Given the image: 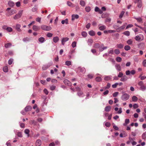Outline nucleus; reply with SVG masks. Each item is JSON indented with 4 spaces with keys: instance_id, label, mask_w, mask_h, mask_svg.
<instances>
[{
    "instance_id": "nucleus-1",
    "label": "nucleus",
    "mask_w": 146,
    "mask_h": 146,
    "mask_svg": "<svg viewBox=\"0 0 146 146\" xmlns=\"http://www.w3.org/2000/svg\"><path fill=\"white\" fill-rule=\"evenodd\" d=\"M85 68H81L80 67H78L76 69V71L78 74L80 75L81 74H83L85 72Z\"/></svg>"
},
{
    "instance_id": "nucleus-2",
    "label": "nucleus",
    "mask_w": 146,
    "mask_h": 146,
    "mask_svg": "<svg viewBox=\"0 0 146 146\" xmlns=\"http://www.w3.org/2000/svg\"><path fill=\"white\" fill-rule=\"evenodd\" d=\"M41 29L44 31H48L52 29V27L46 25H42L41 26Z\"/></svg>"
},
{
    "instance_id": "nucleus-3",
    "label": "nucleus",
    "mask_w": 146,
    "mask_h": 146,
    "mask_svg": "<svg viewBox=\"0 0 146 146\" xmlns=\"http://www.w3.org/2000/svg\"><path fill=\"white\" fill-rule=\"evenodd\" d=\"M129 98V95L126 93L124 94H123L121 97V99L123 101H126L128 100Z\"/></svg>"
},
{
    "instance_id": "nucleus-4",
    "label": "nucleus",
    "mask_w": 146,
    "mask_h": 146,
    "mask_svg": "<svg viewBox=\"0 0 146 146\" xmlns=\"http://www.w3.org/2000/svg\"><path fill=\"white\" fill-rule=\"evenodd\" d=\"M108 47L107 46H104V44H102L100 45L98 48L100 52H102L104 50L106 49Z\"/></svg>"
},
{
    "instance_id": "nucleus-5",
    "label": "nucleus",
    "mask_w": 146,
    "mask_h": 146,
    "mask_svg": "<svg viewBox=\"0 0 146 146\" xmlns=\"http://www.w3.org/2000/svg\"><path fill=\"white\" fill-rule=\"evenodd\" d=\"M3 29H5L7 30L9 32H11L12 31V29L10 27H7L6 26H4L3 27Z\"/></svg>"
},
{
    "instance_id": "nucleus-6",
    "label": "nucleus",
    "mask_w": 146,
    "mask_h": 146,
    "mask_svg": "<svg viewBox=\"0 0 146 146\" xmlns=\"http://www.w3.org/2000/svg\"><path fill=\"white\" fill-rule=\"evenodd\" d=\"M63 82L66 85L68 86H71V82L67 79H65L63 81Z\"/></svg>"
},
{
    "instance_id": "nucleus-7",
    "label": "nucleus",
    "mask_w": 146,
    "mask_h": 146,
    "mask_svg": "<svg viewBox=\"0 0 146 146\" xmlns=\"http://www.w3.org/2000/svg\"><path fill=\"white\" fill-rule=\"evenodd\" d=\"M69 38L68 37L63 38L61 41V43L62 45H64L65 43L69 40Z\"/></svg>"
},
{
    "instance_id": "nucleus-8",
    "label": "nucleus",
    "mask_w": 146,
    "mask_h": 146,
    "mask_svg": "<svg viewBox=\"0 0 146 146\" xmlns=\"http://www.w3.org/2000/svg\"><path fill=\"white\" fill-rule=\"evenodd\" d=\"M115 67L117 71L119 72L121 71V68L120 65L119 64H116L115 65Z\"/></svg>"
},
{
    "instance_id": "nucleus-9",
    "label": "nucleus",
    "mask_w": 146,
    "mask_h": 146,
    "mask_svg": "<svg viewBox=\"0 0 146 146\" xmlns=\"http://www.w3.org/2000/svg\"><path fill=\"white\" fill-rule=\"evenodd\" d=\"M128 78L127 77L125 76L124 75L121 77V78L120 79V80L122 82H125L127 80Z\"/></svg>"
},
{
    "instance_id": "nucleus-10",
    "label": "nucleus",
    "mask_w": 146,
    "mask_h": 146,
    "mask_svg": "<svg viewBox=\"0 0 146 146\" xmlns=\"http://www.w3.org/2000/svg\"><path fill=\"white\" fill-rule=\"evenodd\" d=\"M21 27V25L20 24H18L16 25V30L19 31L21 32V29H20Z\"/></svg>"
},
{
    "instance_id": "nucleus-11",
    "label": "nucleus",
    "mask_w": 146,
    "mask_h": 146,
    "mask_svg": "<svg viewBox=\"0 0 146 146\" xmlns=\"http://www.w3.org/2000/svg\"><path fill=\"white\" fill-rule=\"evenodd\" d=\"M33 29L34 31H37L40 30V28L39 27L35 25H34L33 27Z\"/></svg>"
},
{
    "instance_id": "nucleus-12",
    "label": "nucleus",
    "mask_w": 146,
    "mask_h": 146,
    "mask_svg": "<svg viewBox=\"0 0 146 146\" xmlns=\"http://www.w3.org/2000/svg\"><path fill=\"white\" fill-rule=\"evenodd\" d=\"M32 109L31 107L29 106H26L25 109V111H31Z\"/></svg>"
},
{
    "instance_id": "nucleus-13",
    "label": "nucleus",
    "mask_w": 146,
    "mask_h": 146,
    "mask_svg": "<svg viewBox=\"0 0 146 146\" xmlns=\"http://www.w3.org/2000/svg\"><path fill=\"white\" fill-rule=\"evenodd\" d=\"M59 40V37L57 36L54 37L53 38V41L55 43L57 42Z\"/></svg>"
},
{
    "instance_id": "nucleus-14",
    "label": "nucleus",
    "mask_w": 146,
    "mask_h": 146,
    "mask_svg": "<svg viewBox=\"0 0 146 146\" xmlns=\"http://www.w3.org/2000/svg\"><path fill=\"white\" fill-rule=\"evenodd\" d=\"M72 21H73L75 19H78L79 17L78 15H72Z\"/></svg>"
},
{
    "instance_id": "nucleus-15",
    "label": "nucleus",
    "mask_w": 146,
    "mask_h": 146,
    "mask_svg": "<svg viewBox=\"0 0 146 146\" xmlns=\"http://www.w3.org/2000/svg\"><path fill=\"white\" fill-rule=\"evenodd\" d=\"M41 144V141L40 140L38 139L36 140V146H40Z\"/></svg>"
},
{
    "instance_id": "nucleus-16",
    "label": "nucleus",
    "mask_w": 146,
    "mask_h": 146,
    "mask_svg": "<svg viewBox=\"0 0 146 146\" xmlns=\"http://www.w3.org/2000/svg\"><path fill=\"white\" fill-rule=\"evenodd\" d=\"M8 4L10 7H13L15 5L14 3L11 1H9Z\"/></svg>"
},
{
    "instance_id": "nucleus-17",
    "label": "nucleus",
    "mask_w": 146,
    "mask_h": 146,
    "mask_svg": "<svg viewBox=\"0 0 146 146\" xmlns=\"http://www.w3.org/2000/svg\"><path fill=\"white\" fill-rule=\"evenodd\" d=\"M106 26L104 25L99 27V29L101 31H103L104 29H106Z\"/></svg>"
},
{
    "instance_id": "nucleus-18",
    "label": "nucleus",
    "mask_w": 146,
    "mask_h": 146,
    "mask_svg": "<svg viewBox=\"0 0 146 146\" xmlns=\"http://www.w3.org/2000/svg\"><path fill=\"white\" fill-rule=\"evenodd\" d=\"M61 23L62 24H64V23H65L66 24H68V20L67 19H66L64 20H63L61 21Z\"/></svg>"
},
{
    "instance_id": "nucleus-19",
    "label": "nucleus",
    "mask_w": 146,
    "mask_h": 146,
    "mask_svg": "<svg viewBox=\"0 0 146 146\" xmlns=\"http://www.w3.org/2000/svg\"><path fill=\"white\" fill-rule=\"evenodd\" d=\"M111 109V107L110 106H106L105 109V111L107 112L109 111Z\"/></svg>"
},
{
    "instance_id": "nucleus-20",
    "label": "nucleus",
    "mask_w": 146,
    "mask_h": 146,
    "mask_svg": "<svg viewBox=\"0 0 146 146\" xmlns=\"http://www.w3.org/2000/svg\"><path fill=\"white\" fill-rule=\"evenodd\" d=\"M117 47L120 48L121 49L123 48V45L121 44H117L116 45Z\"/></svg>"
},
{
    "instance_id": "nucleus-21",
    "label": "nucleus",
    "mask_w": 146,
    "mask_h": 146,
    "mask_svg": "<svg viewBox=\"0 0 146 146\" xmlns=\"http://www.w3.org/2000/svg\"><path fill=\"white\" fill-rule=\"evenodd\" d=\"M39 42L41 43H43L45 40V38L43 37H40L38 39Z\"/></svg>"
},
{
    "instance_id": "nucleus-22",
    "label": "nucleus",
    "mask_w": 146,
    "mask_h": 146,
    "mask_svg": "<svg viewBox=\"0 0 146 146\" xmlns=\"http://www.w3.org/2000/svg\"><path fill=\"white\" fill-rule=\"evenodd\" d=\"M65 64L66 65L69 66L72 65V62L70 61L67 60L66 61Z\"/></svg>"
},
{
    "instance_id": "nucleus-23",
    "label": "nucleus",
    "mask_w": 146,
    "mask_h": 146,
    "mask_svg": "<svg viewBox=\"0 0 146 146\" xmlns=\"http://www.w3.org/2000/svg\"><path fill=\"white\" fill-rule=\"evenodd\" d=\"M132 99L133 102H136L137 101L138 98L135 96H133L132 97Z\"/></svg>"
},
{
    "instance_id": "nucleus-24",
    "label": "nucleus",
    "mask_w": 146,
    "mask_h": 146,
    "mask_svg": "<svg viewBox=\"0 0 146 146\" xmlns=\"http://www.w3.org/2000/svg\"><path fill=\"white\" fill-rule=\"evenodd\" d=\"M127 23H125L122 26L119 27V30L123 29L125 28V26L127 25Z\"/></svg>"
},
{
    "instance_id": "nucleus-25",
    "label": "nucleus",
    "mask_w": 146,
    "mask_h": 146,
    "mask_svg": "<svg viewBox=\"0 0 146 146\" xmlns=\"http://www.w3.org/2000/svg\"><path fill=\"white\" fill-rule=\"evenodd\" d=\"M50 66V65H44L42 66V69L43 70H45L48 68Z\"/></svg>"
},
{
    "instance_id": "nucleus-26",
    "label": "nucleus",
    "mask_w": 146,
    "mask_h": 146,
    "mask_svg": "<svg viewBox=\"0 0 146 146\" xmlns=\"http://www.w3.org/2000/svg\"><path fill=\"white\" fill-rule=\"evenodd\" d=\"M100 44L98 43H95L94 44V47L95 48H98Z\"/></svg>"
},
{
    "instance_id": "nucleus-27",
    "label": "nucleus",
    "mask_w": 146,
    "mask_h": 146,
    "mask_svg": "<svg viewBox=\"0 0 146 146\" xmlns=\"http://www.w3.org/2000/svg\"><path fill=\"white\" fill-rule=\"evenodd\" d=\"M11 43H7L5 44V47L6 48L10 47L11 46Z\"/></svg>"
},
{
    "instance_id": "nucleus-28",
    "label": "nucleus",
    "mask_w": 146,
    "mask_h": 146,
    "mask_svg": "<svg viewBox=\"0 0 146 146\" xmlns=\"http://www.w3.org/2000/svg\"><path fill=\"white\" fill-rule=\"evenodd\" d=\"M135 18L137 20L138 22L141 23H143L142 19L141 18Z\"/></svg>"
},
{
    "instance_id": "nucleus-29",
    "label": "nucleus",
    "mask_w": 146,
    "mask_h": 146,
    "mask_svg": "<svg viewBox=\"0 0 146 146\" xmlns=\"http://www.w3.org/2000/svg\"><path fill=\"white\" fill-rule=\"evenodd\" d=\"M87 42L88 45H91V44L93 42V40L92 39H89L88 40Z\"/></svg>"
},
{
    "instance_id": "nucleus-30",
    "label": "nucleus",
    "mask_w": 146,
    "mask_h": 146,
    "mask_svg": "<svg viewBox=\"0 0 146 146\" xmlns=\"http://www.w3.org/2000/svg\"><path fill=\"white\" fill-rule=\"evenodd\" d=\"M130 121L129 119H126L125 121V123L123 124L124 126H126L129 123Z\"/></svg>"
},
{
    "instance_id": "nucleus-31",
    "label": "nucleus",
    "mask_w": 146,
    "mask_h": 146,
    "mask_svg": "<svg viewBox=\"0 0 146 146\" xmlns=\"http://www.w3.org/2000/svg\"><path fill=\"white\" fill-rule=\"evenodd\" d=\"M89 34L91 36H93L95 35V33L94 31L92 30L89 32Z\"/></svg>"
},
{
    "instance_id": "nucleus-32",
    "label": "nucleus",
    "mask_w": 146,
    "mask_h": 146,
    "mask_svg": "<svg viewBox=\"0 0 146 146\" xmlns=\"http://www.w3.org/2000/svg\"><path fill=\"white\" fill-rule=\"evenodd\" d=\"M95 80L98 82H100L102 80V78L100 77H97L95 78Z\"/></svg>"
},
{
    "instance_id": "nucleus-33",
    "label": "nucleus",
    "mask_w": 146,
    "mask_h": 146,
    "mask_svg": "<svg viewBox=\"0 0 146 146\" xmlns=\"http://www.w3.org/2000/svg\"><path fill=\"white\" fill-rule=\"evenodd\" d=\"M111 79V77L110 76H106L104 78V79L106 81H108Z\"/></svg>"
},
{
    "instance_id": "nucleus-34",
    "label": "nucleus",
    "mask_w": 146,
    "mask_h": 146,
    "mask_svg": "<svg viewBox=\"0 0 146 146\" xmlns=\"http://www.w3.org/2000/svg\"><path fill=\"white\" fill-rule=\"evenodd\" d=\"M124 48L125 50L128 51L130 50L131 47L127 45L125 46Z\"/></svg>"
},
{
    "instance_id": "nucleus-35",
    "label": "nucleus",
    "mask_w": 146,
    "mask_h": 146,
    "mask_svg": "<svg viewBox=\"0 0 146 146\" xmlns=\"http://www.w3.org/2000/svg\"><path fill=\"white\" fill-rule=\"evenodd\" d=\"M80 5L83 7H84L86 5V3L85 2L82 0L80 1Z\"/></svg>"
},
{
    "instance_id": "nucleus-36",
    "label": "nucleus",
    "mask_w": 146,
    "mask_h": 146,
    "mask_svg": "<svg viewBox=\"0 0 146 146\" xmlns=\"http://www.w3.org/2000/svg\"><path fill=\"white\" fill-rule=\"evenodd\" d=\"M3 70L5 72H7L8 70V67L6 66H4L3 68Z\"/></svg>"
},
{
    "instance_id": "nucleus-37",
    "label": "nucleus",
    "mask_w": 146,
    "mask_h": 146,
    "mask_svg": "<svg viewBox=\"0 0 146 146\" xmlns=\"http://www.w3.org/2000/svg\"><path fill=\"white\" fill-rule=\"evenodd\" d=\"M83 92H82V91H80L79 92H78L77 93V94L80 97H83V96H82V95L83 94Z\"/></svg>"
},
{
    "instance_id": "nucleus-38",
    "label": "nucleus",
    "mask_w": 146,
    "mask_h": 146,
    "mask_svg": "<svg viewBox=\"0 0 146 146\" xmlns=\"http://www.w3.org/2000/svg\"><path fill=\"white\" fill-rule=\"evenodd\" d=\"M114 52L116 54H118L120 53V51L119 49H116L114 50Z\"/></svg>"
},
{
    "instance_id": "nucleus-39",
    "label": "nucleus",
    "mask_w": 146,
    "mask_h": 146,
    "mask_svg": "<svg viewBox=\"0 0 146 146\" xmlns=\"http://www.w3.org/2000/svg\"><path fill=\"white\" fill-rule=\"evenodd\" d=\"M123 34L127 36H129L130 35V32L129 31H127L124 32Z\"/></svg>"
},
{
    "instance_id": "nucleus-40",
    "label": "nucleus",
    "mask_w": 146,
    "mask_h": 146,
    "mask_svg": "<svg viewBox=\"0 0 146 146\" xmlns=\"http://www.w3.org/2000/svg\"><path fill=\"white\" fill-rule=\"evenodd\" d=\"M85 9L87 12H89L91 10V8L89 6H87L85 7Z\"/></svg>"
},
{
    "instance_id": "nucleus-41",
    "label": "nucleus",
    "mask_w": 146,
    "mask_h": 146,
    "mask_svg": "<svg viewBox=\"0 0 146 146\" xmlns=\"http://www.w3.org/2000/svg\"><path fill=\"white\" fill-rule=\"evenodd\" d=\"M81 34L82 36L84 37H86L87 35V33L85 31L82 32V33Z\"/></svg>"
},
{
    "instance_id": "nucleus-42",
    "label": "nucleus",
    "mask_w": 146,
    "mask_h": 146,
    "mask_svg": "<svg viewBox=\"0 0 146 146\" xmlns=\"http://www.w3.org/2000/svg\"><path fill=\"white\" fill-rule=\"evenodd\" d=\"M140 89L141 90L144 91L146 89V86L143 85L140 86Z\"/></svg>"
},
{
    "instance_id": "nucleus-43",
    "label": "nucleus",
    "mask_w": 146,
    "mask_h": 146,
    "mask_svg": "<svg viewBox=\"0 0 146 146\" xmlns=\"http://www.w3.org/2000/svg\"><path fill=\"white\" fill-rule=\"evenodd\" d=\"M113 49H111L110 50H109L108 51V54L110 55V54H112L113 53Z\"/></svg>"
},
{
    "instance_id": "nucleus-44",
    "label": "nucleus",
    "mask_w": 146,
    "mask_h": 146,
    "mask_svg": "<svg viewBox=\"0 0 146 146\" xmlns=\"http://www.w3.org/2000/svg\"><path fill=\"white\" fill-rule=\"evenodd\" d=\"M113 28L116 30H119V27L118 25H114L113 26Z\"/></svg>"
},
{
    "instance_id": "nucleus-45",
    "label": "nucleus",
    "mask_w": 146,
    "mask_h": 146,
    "mask_svg": "<svg viewBox=\"0 0 146 146\" xmlns=\"http://www.w3.org/2000/svg\"><path fill=\"white\" fill-rule=\"evenodd\" d=\"M67 4L70 7H74V5L70 2L68 1L67 2Z\"/></svg>"
},
{
    "instance_id": "nucleus-46",
    "label": "nucleus",
    "mask_w": 146,
    "mask_h": 146,
    "mask_svg": "<svg viewBox=\"0 0 146 146\" xmlns=\"http://www.w3.org/2000/svg\"><path fill=\"white\" fill-rule=\"evenodd\" d=\"M24 132L25 134L28 135V137H29V130L28 129H25L24 131Z\"/></svg>"
},
{
    "instance_id": "nucleus-47",
    "label": "nucleus",
    "mask_w": 146,
    "mask_h": 146,
    "mask_svg": "<svg viewBox=\"0 0 146 146\" xmlns=\"http://www.w3.org/2000/svg\"><path fill=\"white\" fill-rule=\"evenodd\" d=\"M116 60L117 62H120L122 60V59L120 57L118 56L116 57Z\"/></svg>"
},
{
    "instance_id": "nucleus-48",
    "label": "nucleus",
    "mask_w": 146,
    "mask_h": 146,
    "mask_svg": "<svg viewBox=\"0 0 146 146\" xmlns=\"http://www.w3.org/2000/svg\"><path fill=\"white\" fill-rule=\"evenodd\" d=\"M127 42L128 44L131 45L133 43V41L131 39H129L127 41Z\"/></svg>"
},
{
    "instance_id": "nucleus-49",
    "label": "nucleus",
    "mask_w": 146,
    "mask_h": 146,
    "mask_svg": "<svg viewBox=\"0 0 146 146\" xmlns=\"http://www.w3.org/2000/svg\"><path fill=\"white\" fill-rule=\"evenodd\" d=\"M135 39L137 41H139L141 39V38L140 36H136L135 38Z\"/></svg>"
},
{
    "instance_id": "nucleus-50",
    "label": "nucleus",
    "mask_w": 146,
    "mask_h": 146,
    "mask_svg": "<svg viewBox=\"0 0 146 146\" xmlns=\"http://www.w3.org/2000/svg\"><path fill=\"white\" fill-rule=\"evenodd\" d=\"M124 13L125 12L124 11H122L119 16V17L120 18H121L123 17V15L124 14Z\"/></svg>"
},
{
    "instance_id": "nucleus-51",
    "label": "nucleus",
    "mask_w": 146,
    "mask_h": 146,
    "mask_svg": "<svg viewBox=\"0 0 146 146\" xmlns=\"http://www.w3.org/2000/svg\"><path fill=\"white\" fill-rule=\"evenodd\" d=\"M20 17V16L18 14H17L14 16V19L15 20H16L19 18Z\"/></svg>"
},
{
    "instance_id": "nucleus-52",
    "label": "nucleus",
    "mask_w": 146,
    "mask_h": 146,
    "mask_svg": "<svg viewBox=\"0 0 146 146\" xmlns=\"http://www.w3.org/2000/svg\"><path fill=\"white\" fill-rule=\"evenodd\" d=\"M53 34L50 33H48L46 34V36L49 38H51L52 37Z\"/></svg>"
},
{
    "instance_id": "nucleus-53",
    "label": "nucleus",
    "mask_w": 146,
    "mask_h": 146,
    "mask_svg": "<svg viewBox=\"0 0 146 146\" xmlns=\"http://www.w3.org/2000/svg\"><path fill=\"white\" fill-rule=\"evenodd\" d=\"M76 42L75 41H74L72 42V46L73 48H74L76 46Z\"/></svg>"
},
{
    "instance_id": "nucleus-54",
    "label": "nucleus",
    "mask_w": 146,
    "mask_h": 146,
    "mask_svg": "<svg viewBox=\"0 0 146 146\" xmlns=\"http://www.w3.org/2000/svg\"><path fill=\"white\" fill-rule=\"evenodd\" d=\"M91 52L95 55H97L96 51L95 49H93L91 50Z\"/></svg>"
},
{
    "instance_id": "nucleus-55",
    "label": "nucleus",
    "mask_w": 146,
    "mask_h": 146,
    "mask_svg": "<svg viewBox=\"0 0 146 146\" xmlns=\"http://www.w3.org/2000/svg\"><path fill=\"white\" fill-rule=\"evenodd\" d=\"M110 86H111L110 84V83H108L106 86L105 87V89H109L110 87Z\"/></svg>"
},
{
    "instance_id": "nucleus-56",
    "label": "nucleus",
    "mask_w": 146,
    "mask_h": 146,
    "mask_svg": "<svg viewBox=\"0 0 146 146\" xmlns=\"http://www.w3.org/2000/svg\"><path fill=\"white\" fill-rule=\"evenodd\" d=\"M138 7L139 8H140L142 6L141 1H139L138 2Z\"/></svg>"
},
{
    "instance_id": "nucleus-57",
    "label": "nucleus",
    "mask_w": 146,
    "mask_h": 146,
    "mask_svg": "<svg viewBox=\"0 0 146 146\" xmlns=\"http://www.w3.org/2000/svg\"><path fill=\"white\" fill-rule=\"evenodd\" d=\"M123 74L121 72H119L118 75V77L119 78H121L123 76Z\"/></svg>"
},
{
    "instance_id": "nucleus-58",
    "label": "nucleus",
    "mask_w": 146,
    "mask_h": 146,
    "mask_svg": "<svg viewBox=\"0 0 146 146\" xmlns=\"http://www.w3.org/2000/svg\"><path fill=\"white\" fill-rule=\"evenodd\" d=\"M13 59H10L8 61V64L9 65H11L13 63Z\"/></svg>"
},
{
    "instance_id": "nucleus-59",
    "label": "nucleus",
    "mask_w": 146,
    "mask_h": 146,
    "mask_svg": "<svg viewBox=\"0 0 146 146\" xmlns=\"http://www.w3.org/2000/svg\"><path fill=\"white\" fill-rule=\"evenodd\" d=\"M119 93L118 92H115L113 94V97H115L117 96L118 94Z\"/></svg>"
},
{
    "instance_id": "nucleus-60",
    "label": "nucleus",
    "mask_w": 146,
    "mask_h": 146,
    "mask_svg": "<svg viewBox=\"0 0 146 146\" xmlns=\"http://www.w3.org/2000/svg\"><path fill=\"white\" fill-rule=\"evenodd\" d=\"M118 85V83H115L114 84L112 85V87L113 88H115L117 87Z\"/></svg>"
},
{
    "instance_id": "nucleus-61",
    "label": "nucleus",
    "mask_w": 146,
    "mask_h": 146,
    "mask_svg": "<svg viewBox=\"0 0 146 146\" xmlns=\"http://www.w3.org/2000/svg\"><path fill=\"white\" fill-rule=\"evenodd\" d=\"M105 125L107 127H109L110 126L111 124L109 122H106L105 124Z\"/></svg>"
},
{
    "instance_id": "nucleus-62",
    "label": "nucleus",
    "mask_w": 146,
    "mask_h": 146,
    "mask_svg": "<svg viewBox=\"0 0 146 146\" xmlns=\"http://www.w3.org/2000/svg\"><path fill=\"white\" fill-rule=\"evenodd\" d=\"M142 137L143 139H145L146 138V134L145 133H144L143 134Z\"/></svg>"
},
{
    "instance_id": "nucleus-63",
    "label": "nucleus",
    "mask_w": 146,
    "mask_h": 146,
    "mask_svg": "<svg viewBox=\"0 0 146 146\" xmlns=\"http://www.w3.org/2000/svg\"><path fill=\"white\" fill-rule=\"evenodd\" d=\"M138 85L139 86H142L144 85V84L143 82L142 81H140L138 83Z\"/></svg>"
},
{
    "instance_id": "nucleus-64",
    "label": "nucleus",
    "mask_w": 146,
    "mask_h": 146,
    "mask_svg": "<svg viewBox=\"0 0 146 146\" xmlns=\"http://www.w3.org/2000/svg\"><path fill=\"white\" fill-rule=\"evenodd\" d=\"M17 135L19 137H23L21 133L20 132H18L17 133Z\"/></svg>"
}]
</instances>
